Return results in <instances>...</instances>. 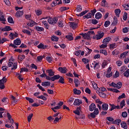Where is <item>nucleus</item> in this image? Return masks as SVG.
<instances>
[{
  "label": "nucleus",
  "mask_w": 129,
  "mask_h": 129,
  "mask_svg": "<svg viewBox=\"0 0 129 129\" xmlns=\"http://www.w3.org/2000/svg\"><path fill=\"white\" fill-rule=\"evenodd\" d=\"M37 60L38 61V62H41L42 60H43V56H38L37 57Z\"/></svg>",
  "instance_id": "338daca9"
},
{
  "label": "nucleus",
  "mask_w": 129,
  "mask_h": 129,
  "mask_svg": "<svg viewBox=\"0 0 129 129\" xmlns=\"http://www.w3.org/2000/svg\"><path fill=\"white\" fill-rule=\"evenodd\" d=\"M64 81H65V79H64V77L60 76L58 82V83H61V84H64L65 83V82H64Z\"/></svg>",
  "instance_id": "a878e982"
},
{
  "label": "nucleus",
  "mask_w": 129,
  "mask_h": 129,
  "mask_svg": "<svg viewBox=\"0 0 129 129\" xmlns=\"http://www.w3.org/2000/svg\"><path fill=\"white\" fill-rule=\"evenodd\" d=\"M57 26L59 28H63L64 27V25L63 24V21L59 20L57 22Z\"/></svg>",
  "instance_id": "b1692460"
},
{
  "label": "nucleus",
  "mask_w": 129,
  "mask_h": 129,
  "mask_svg": "<svg viewBox=\"0 0 129 129\" xmlns=\"http://www.w3.org/2000/svg\"><path fill=\"white\" fill-rule=\"evenodd\" d=\"M102 45L100 46V49H104V48H106L107 47V43H103Z\"/></svg>",
  "instance_id": "a18cd8bd"
},
{
  "label": "nucleus",
  "mask_w": 129,
  "mask_h": 129,
  "mask_svg": "<svg viewBox=\"0 0 129 129\" xmlns=\"http://www.w3.org/2000/svg\"><path fill=\"white\" fill-rule=\"evenodd\" d=\"M122 98H125V94L122 93L120 96L118 97V100L122 99Z\"/></svg>",
  "instance_id": "3c124183"
},
{
  "label": "nucleus",
  "mask_w": 129,
  "mask_h": 129,
  "mask_svg": "<svg viewBox=\"0 0 129 129\" xmlns=\"http://www.w3.org/2000/svg\"><path fill=\"white\" fill-rule=\"evenodd\" d=\"M27 25L29 27H34V26H35V25H38V23H36V22H35L34 21H31V22L27 23Z\"/></svg>",
  "instance_id": "f8f14e48"
},
{
  "label": "nucleus",
  "mask_w": 129,
  "mask_h": 129,
  "mask_svg": "<svg viewBox=\"0 0 129 129\" xmlns=\"http://www.w3.org/2000/svg\"><path fill=\"white\" fill-rule=\"evenodd\" d=\"M25 98H26V100L29 101V103H33L34 102V99H33L31 98L26 97Z\"/></svg>",
  "instance_id": "c03bdc74"
},
{
  "label": "nucleus",
  "mask_w": 129,
  "mask_h": 129,
  "mask_svg": "<svg viewBox=\"0 0 129 129\" xmlns=\"http://www.w3.org/2000/svg\"><path fill=\"white\" fill-rule=\"evenodd\" d=\"M25 58H26V56H25V55H21L18 56V59L20 61H23V60H24Z\"/></svg>",
  "instance_id": "58836bf2"
},
{
  "label": "nucleus",
  "mask_w": 129,
  "mask_h": 129,
  "mask_svg": "<svg viewBox=\"0 0 129 129\" xmlns=\"http://www.w3.org/2000/svg\"><path fill=\"white\" fill-rule=\"evenodd\" d=\"M58 70L59 72H60V73H62V74L67 73V71H68V70H67L66 67H59L58 68Z\"/></svg>",
  "instance_id": "7ed1b4c3"
},
{
  "label": "nucleus",
  "mask_w": 129,
  "mask_h": 129,
  "mask_svg": "<svg viewBox=\"0 0 129 129\" xmlns=\"http://www.w3.org/2000/svg\"><path fill=\"white\" fill-rule=\"evenodd\" d=\"M51 39V41H53V42H58L59 40V38L55 36H52Z\"/></svg>",
  "instance_id": "2f4dec72"
},
{
  "label": "nucleus",
  "mask_w": 129,
  "mask_h": 129,
  "mask_svg": "<svg viewBox=\"0 0 129 129\" xmlns=\"http://www.w3.org/2000/svg\"><path fill=\"white\" fill-rule=\"evenodd\" d=\"M101 6L102 7H104V8H107V7H108V4L106 1L103 0L101 2Z\"/></svg>",
  "instance_id": "9b49d317"
},
{
  "label": "nucleus",
  "mask_w": 129,
  "mask_h": 129,
  "mask_svg": "<svg viewBox=\"0 0 129 129\" xmlns=\"http://www.w3.org/2000/svg\"><path fill=\"white\" fill-rule=\"evenodd\" d=\"M82 100H79V99H76L74 102V105L79 106L80 104H82Z\"/></svg>",
  "instance_id": "423d86ee"
},
{
  "label": "nucleus",
  "mask_w": 129,
  "mask_h": 129,
  "mask_svg": "<svg viewBox=\"0 0 129 129\" xmlns=\"http://www.w3.org/2000/svg\"><path fill=\"white\" fill-rule=\"evenodd\" d=\"M60 77H61V76H60V75H54L51 77V81H54L55 80H58V79H59Z\"/></svg>",
  "instance_id": "f3484780"
},
{
  "label": "nucleus",
  "mask_w": 129,
  "mask_h": 129,
  "mask_svg": "<svg viewBox=\"0 0 129 129\" xmlns=\"http://www.w3.org/2000/svg\"><path fill=\"white\" fill-rule=\"evenodd\" d=\"M4 13L2 12H0V22H3L2 23L4 25H6V22L7 21V19L5 18V15H3Z\"/></svg>",
  "instance_id": "20e7f679"
},
{
  "label": "nucleus",
  "mask_w": 129,
  "mask_h": 129,
  "mask_svg": "<svg viewBox=\"0 0 129 129\" xmlns=\"http://www.w3.org/2000/svg\"><path fill=\"white\" fill-rule=\"evenodd\" d=\"M46 61H48L49 63H51V62H52V57H51V56H47L46 57Z\"/></svg>",
  "instance_id": "680f3d73"
},
{
  "label": "nucleus",
  "mask_w": 129,
  "mask_h": 129,
  "mask_svg": "<svg viewBox=\"0 0 129 129\" xmlns=\"http://www.w3.org/2000/svg\"><path fill=\"white\" fill-rule=\"evenodd\" d=\"M122 7H123L124 10L125 11H128L129 10V5L128 4H125L122 5Z\"/></svg>",
  "instance_id": "37998d69"
},
{
  "label": "nucleus",
  "mask_w": 129,
  "mask_h": 129,
  "mask_svg": "<svg viewBox=\"0 0 129 129\" xmlns=\"http://www.w3.org/2000/svg\"><path fill=\"white\" fill-rule=\"evenodd\" d=\"M102 109L104 110V111H106L107 109H108V104L107 103H104L102 105Z\"/></svg>",
  "instance_id": "ddd939ff"
},
{
  "label": "nucleus",
  "mask_w": 129,
  "mask_h": 129,
  "mask_svg": "<svg viewBox=\"0 0 129 129\" xmlns=\"http://www.w3.org/2000/svg\"><path fill=\"white\" fill-rule=\"evenodd\" d=\"M127 54H128V51H125L120 54L121 58H124V57H126L127 56Z\"/></svg>",
  "instance_id": "72a5a7b5"
},
{
  "label": "nucleus",
  "mask_w": 129,
  "mask_h": 129,
  "mask_svg": "<svg viewBox=\"0 0 129 129\" xmlns=\"http://www.w3.org/2000/svg\"><path fill=\"white\" fill-rule=\"evenodd\" d=\"M122 86V83L121 82H118L117 84H116V88L117 89H120L121 87Z\"/></svg>",
  "instance_id": "c85d7f7f"
},
{
  "label": "nucleus",
  "mask_w": 129,
  "mask_h": 129,
  "mask_svg": "<svg viewBox=\"0 0 129 129\" xmlns=\"http://www.w3.org/2000/svg\"><path fill=\"white\" fill-rule=\"evenodd\" d=\"M12 28H11V26H6L4 28V32H9V31H12Z\"/></svg>",
  "instance_id": "4c0bfd02"
},
{
  "label": "nucleus",
  "mask_w": 129,
  "mask_h": 129,
  "mask_svg": "<svg viewBox=\"0 0 129 129\" xmlns=\"http://www.w3.org/2000/svg\"><path fill=\"white\" fill-rule=\"evenodd\" d=\"M109 25H110V21L107 20L105 22L104 26L105 27V28H107V27H108Z\"/></svg>",
  "instance_id": "a19ab883"
},
{
  "label": "nucleus",
  "mask_w": 129,
  "mask_h": 129,
  "mask_svg": "<svg viewBox=\"0 0 129 129\" xmlns=\"http://www.w3.org/2000/svg\"><path fill=\"white\" fill-rule=\"evenodd\" d=\"M23 15H24L23 11H18L16 13L15 17H16V18H21Z\"/></svg>",
  "instance_id": "6e6552de"
},
{
  "label": "nucleus",
  "mask_w": 129,
  "mask_h": 129,
  "mask_svg": "<svg viewBox=\"0 0 129 129\" xmlns=\"http://www.w3.org/2000/svg\"><path fill=\"white\" fill-rule=\"evenodd\" d=\"M48 23L50 25H52V26H55L56 24H57V22H58V18L54 17L53 18H51V17H49V19L47 20Z\"/></svg>",
  "instance_id": "f257e3e1"
},
{
  "label": "nucleus",
  "mask_w": 129,
  "mask_h": 129,
  "mask_svg": "<svg viewBox=\"0 0 129 129\" xmlns=\"http://www.w3.org/2000/svg\"><path fill=\"white\" fill-rule=\"evenodd\" d=\"M34 114L33 113L30 114L28 117H27V120L28 122H30L31 121V119H32V118L33 117V116Z\"/></svg>",
  "instance_id": "79ce46f5"
},
{
  "label": "nucleus",
  "mask_w": 129,
  "mask_h": 129,
  "mask_svg": "<svg viewBox=\"0 0 129 129\" xmlns=\"http://www.w3.org/2000/svg\"><path fill=\"white\" fill-rule=\"evenodd\" d=\"M118 21L117 20V18L116 17H114L113 18V21L111 23L112 26H116V25H117Z\"/></svg>",
  "instance_id": "dca6fc26"
},
{
  "label": "nucleus",
  "mask_w": 129,
  "mask_h": 129,
  "mask_svg": "<svg viewBox=\"0 0 129 129\" xmlns=\"http://www.w3.org/2000/svg\"><path fill=\"white\" fill-rule=\"evenodd\" d=\"M46 73L48 74L49 76H54L55 72H53L52 69L47 70L46 71Z\"/></svg>",
  "instance_id": "9d476101"
},
{
  "label": "nucleus",
  "mask_w": 129,
  "mask_h": 129,
  "mask_svg": "<svg viewBox=\"0 0 129 129\" xmlns=\"http://www.w3.org/2000/svg\"><path fill=\"white\" fill-rule=\"evenodd\" d=\"M22 41H21V39L17 38L16 40L14 41V44L16 45V46H19L21 45Z\"/></svg>",
  "instance_id": "1a4fd4ad"
},
{
  "label": "nucleus",
  "mask_w": 129,
  "mask_h": 129,
  "mask_svg": "<svg viewBox=\"0 0 129 129\" xmlns=\"http://www.w3.org/2000/svg\"><path fill=\"white\" fill-rule=\"evenodd\" d=\"M122 117H126L127 116V113L126 112H123L121 114Z\"/></svg>",
  "instance_id": "774afa93"
},
{
  "label": "nucleus",
  "mask_w": 129,
  "mask_h": 129,
  "mask_svg": "<svg viewBox=\"0 0 129 129\" xmlns=\"http://www.w3.org/2000/svg\"><path fill=\"white\" fill-rule=\"evenodd\" d=\"M121 126L123 128L126 129L127 128V125H126V123L124 122H121Z\"/></svg>",
  "instance_id": "c9c22d12"
},
{
  "label": "nucleus",
  "mask_w": 129,
  "mask_h": 129,
  "mask_svg": "<svg viewBox=\"0 0 129 129\" xmlns=\"http://www.w3.org/2000/svg\"><path fill=\"white\" fill-rule=\"evenodd\" d=\"M74 83L75 84L76 87H78V86H79L80 83H79V81L78 80V79H75Z\"/></svg>",
  "instance_id": "09e8293b"
},
{
  "label": "nucleus",
  "mask_w": 129,
  "mask_h": 129,
  "mask_svg": "<svg viewBox=\"0 0 129 129\" xmlns=\"http://www.w3.org/2000/svg\"><path fill=\"white\" fill-rule=\"evenodd\" d=\"M125 101L124 100H123L121 101L120 104V108H123V107L125 105Z\"/></svg>",
  "instance_id": "49530a36"
},
{
  "label": "nucleus",
  "mask_w": 129,
  "mask_h": 129,
  "mask_svg": "<svg viewBox=\"0 0 129 129\" xmlns=\"http://www.w3.org/2000/svg\"><path fill=\"white\" fill-rule=\"evenodd\" d=\"M8 81L6 77H4L2 79L0 80V84H5Z\"/></svg>",
  "instance_id": "393cba45"
},
{
  "label": "nucleus",
  "mask_w": 129,
  "mask_h": 129,
  "mask_svg": "<svg viewBox=\"0 0 129 129\" xmlns=\"http://www.w3.org/2000/svg\"><path fill=\"white\" fill-rule=\"evenodd\" d=\"M124 76H125V77H128L129 76V69H127L126 72H125L123 73Z\"/></svg>",
  "instance_id": "6e6d98bb"
},
{
  "label": "nucleus",
  "mask_w": 129,
  "mask_h": 129,
  "mask_svg": "<svg viewBox=\"0 0 129 129\" xmlns=\"http://www.w3.org/2000/svg\"><path fill=\"white\" fill-rule=\"evenodd\" d=\"M35 13L37 16H41V15H42V11L37 10L35 11Z\"/></svg>",
  "instance_id": "603ef678"
},
{
  "label": "nucleus",
  "mask_w": 129,
  "mask_h": 129,
  "mask_svg": "<svg viewBox=\"0 0 129 129\" xmlns=\"http://www.w3.org/2000/svg\"><path fill=\"white\" fill-rule=\"evenodd\" d=\"M34 29L35 30H36L37 32H44V31H45L44 28L39 26H36Z\"/></svg>",
  "instance_id": "4468645a"
},
{
  "label": "nucleus",
  "mask_w": 129,
  "mask_h": 129,
  "mask_svg": "<svg viewBox=\"0 0 129 129\" xmlns=\"http://www.w3.org/2000/svg\"><path fill=\"white\" fill-rule=\"evenodd\" d=\"M94 68H97V69H98L100 67V64L99 63V61H94Z\"/></svg>",
  "instance_id": "aec40b11"
},
{
  "label": "nucleus",
  "mask_w": 129,
  "mask_h": 129,
  "mask_svg": "<svg viewBox=\"0 0 129 129\" xmlns=\"http://www.w3.org/2000/svg\"><path fill=\"white\" fill-rule=\"evenodd\" d=\"M121 11H120V9H116L115 10V13L116 16V17H119V15H120Z\"/></svg>",
  "instance_id": "7c9ffc66"
},
{
  "label": "nucleus",
  "mask_w": 129,
  "mask_h": 129,
  "mask_svg": "<svg viewBox=\"0 0 129 129\" xmlns=\"http://www.w3.org/2000/svg\"><path fill=\"white\" fill-rule=\"evenodd\" d=\"M66 38L68 40V41H73L74 39V38L72 35H66Z\"/></svg>",
  "instance_id": "c756f323"
},
{
  "label": "nucleus",
  "mask_w": 129,
  "mask_h": 129,
  "mask_svg": "<svg viewBox=\"0 0 129 129\" xmlns=\"http://www.w3.org/2000/svg\"><path fill=\"white\" fill-rule=\"evenodd\" d=\"M7 41V38H3L2 39L1 37H0V44H4V43Z\"/></svg>",
  "instance_id": "13d9d810"
},
{
  "label": "nucleus",
  "mask_w": 129,
  "mask_h": 129,
  "mask_svg": "<svg viewBox=\"0 0 129 129\" xmlns=\"http://www.w3.org/2000/svg\"><path fill=\"white\" fill-rule=\"evenodd\" d=\"M100 53L101 54H104L105 56H107V51L105 49L100 50Z\"/></svg>",
  "instance_id": "f704fd0d"
},
{
  "label": "nucleus",
  "mask_w": 129,
  "mask_h": 129,
  "mask_svg": "<svg viewBox=\"0 0 129 129\" xmlns=\"http://www.w3.org/2000/svg\"><path fill=\"white\" fill-rule=\"evenodd\" d=\"M106 119L108 120V121H111L112 122L114 120V119L111 117H107Z\"/></svg>",
  "instance_id": "69168bd1"
},
{
  "label": "nucleus",
  "mask_w": 129,
  "mask_h": 129,
  "mask_svg": "<svg viewBox=\"0 0 129 129\" xmlns=\"http://www.w3.org/2000/svg\"><path fill=\"white\" fill-rule=\"evenodd\" d=\"M114 48H116V43H114L110 44V49H114Z\"/></svg>",
  "instance_id": "5fc2aeb1"
},
{
  "label": "nucleus",
  "mask_w": 129,
  "mask_h": 129,
  "mask_svg": "<svg viewBox=\"0 0 129 129\" xmlns=\"http://www.w3.org/2000/svg\"><path fill=\"white\" fill-rule=\"evenodd\" d=\"M127 68L126 66L121 67L120 68L121 72H124L125 70H126Z\"/></svg>",
  "instance_id": "bf43d9fd"
},
{
  "label": "nucleus",
  "mask_w": 129,
  "mask_h": 129,
  "mask_svg": "<svg viewBox=\"0 0 129 129\" xmlns=\"http://www.w3.org/2000/svg\"><path fill=\"white\" fill-rule=\"evenodd\" d=\"M42 24H43V25H44V27L45 28V29H49V24H48V22H47V21H42Z\"/></svg>",
  "instance_id": "cd10ccee"
},
{
  "label": "nucleus",
  "mask_w": 129,
  "mask_h": 129,
  "mask_svg": "<svg viewBox=\"0 0 129 129\" xmlns=\"http://www.w3.org/2000/svg\"><path fill=\"white\" fill-rule=\"evenodd\" d=\"M110 40H111V38L109 37H106L103 40V43H106L107 44Z\"/></svg>",
  "instance_id": "4be33fe9"
},
{
  "label": "nucleus",
  "mask_w": 129,
  "mask_h": 129,
  "mask_svg": "<svg viewBox=\"0 0 129 129\" xmlns=\"http://www.w3.org/2000/svg\"><path fill=\"white\" fill-rule=\"evenodd\" d=\"M51 83L50 82H43L41 84L42 86L44 87H47V86H50Z\"/></svg>",
  "instance_id": "6ab92c4d"
},
{
  "label": "nucleus",
  "mask_w": 129,
  "mask_h": 129,
  "mask_svg": "<svg viewBox=\"0 0 129 129\" xmlns=\"http://www.w3.org/2000/svg\"><path fill=\"white\" fill-rule=\"evenodd\" d=\"M109 105L111 106V108L110 109V111H112V110H114V109H115V108L116 107V106H115L114 104H109Z\"/></svg>",
  "instance_id": "ea45409f"
},
{
  "label": "nucleus",
  "mask_w": 129,
  "mask_h": 129,
  "mask_svg": "<svg viewBox=\"0 0 129 129\" xmlns=\"http://www.w3.org/2000/svg\"><path fill=\"white\" fill-rule=\"evenodd\" d=\"M99 96L100 97H102V98H105V97H106V94L101 92L100 93Z\"/></svg>",
  "instance_id": "4d7b16f0"
},
{
  "label": "nucleus",
  "mask_w": 129,
  "mask_h": 129,
  "mask_svg": "<svg viewBox=\"0 0 129 129\" xmlns=\"http://www.w3.org/2000/svg\"><path fill=\"white\" fill-rule=\"evenodd\" d=\"M103 36H104V33H99L98 32V34H96L95 36L93 37V39L94 40H100L102 38H103Z\"/></svg>",
  "instance_id": "f03ea898"
},
{
  "label": "nucleus",
  "mask_w": 129,
  "mask_h": 129,
  "mask_svg": "<svg viewBox=\"0 0 129 129\" xmlns=\"http://www.w3.org/2000/svg\"><path fill=\"white\" fill-rule=\"evenodd\" d=\"M119 77V72L116 71L115 74L113 75V77L114 78H117V77Z\"/></svg>",
  "instance_id": "8fccbe9b"
},
{
  "label": "nucleus",
  "mask_w": 129,
  "mask_h": 129,
  "mask_svg": "<svg viewBox=\"0 0 129 129\" xmlns=\"http://www.w3.org/2000/svg\"><path fill=\"white\" fill-rule=\"evenodd\" d=\"M43 47H44V44H43V43H40L37 46V48H38V49H43Z\"/></svg>",
  "instance_id": "0e129e2a"
},
{
  "label": "nucleus",
  "mask_w": 129,
  "mask_h": 129,
  "mask_svg": "<svg viewBox=\"0 0 129 129\" xmlns=\"http://www.w3.org/2000/svg\"><path fill=\"white\" fill-rule=\"evenodd\" d=\"M76 26H77V23L76 22H72L70 24V27H71L73 30H75V29L77 28Z\"/></svg>",
  "instance_id": "5701e85b"
},
{
  "label": "nucleus",
  "mask_w": 129,
  "mask_h": 129,
  "mask_svg": "<svg viewBox=\"0 0 129 129\" xmlns=\"http://www.w3.org/2000/svg\"><path fill=\"white\" fill-rule=\"evenodd\" d=\"M109 91H111L112 92H115V93H118L120 92L119 90H117V89H113V88H107Z\"/></svg>",
  "instance_id": "412c9836"
},
{
  "label": "nucleus",
  "mask_w": 129,
  "mask_h": 129,
  "mask_svg": "<svg viewBox=\"0 0 129 129\" xmlns=\"http://www.w3.org/2000/svg\"><path fill=\"white\" fill-rule=\"evenodd\" d=\"M84 51L86 52L85 55L88 56V55L91 54V52H92V49L85 46V47L84 48Z\"/></svg>",
  "instance_id": "39448f33"
},
{
  "label": "nucleus",
  "mask_w": 129,
  "mask_h": 129,
  "mask_svg": "<svg viewBox=\"0 0 129 129\" xmlns=\"http://www.w3.org/2000/svg\"><path fill=\"white\" fill-rule=\"evenodd\" d=\"M82 61L84 63V64H87V63H89V60H88V59H87L86 58H83L82 59Z\"/></svg>",
  "instance_id": "de8ad7c7"
},
{
  "label": "nucleus",
  "mask_w": 129,
  "mask_h": 129,
  "mask_svg": "<svg viewBox=\"0 0 129 129\" xmlns=\"http://www.w3.org/2000/svg\"><path fill=\"white\" fill-rule=\"evenodd\" d=\"M23 72H29V69L22 68L21 69L20 73H23Z\"/></svg>",
  "instance_id": "e433bc0d"
},
{
  "label": "nucleus",
  "mask_w": 129,
  "mask_h": 129,
  "mask_svg": "<svg viewBox=\"0 0 129 129\" xmlns=\"http://www.w3.org/2000/svg\"><path fill=\"white\" fill-rule=\"evenodd\" d=\"M82 11V7L80 5H78L77 7V12H80Z\"/></svg>",
  "instance_id": "864d4df0"
},
{
  "label": "nucleus",
  "mask_w": 129,
  "mask_h": 129,
  "mask_svg": "<svg viewBox=\"0 0 129 129\" xmlns=\"http://www.w3.org/2000/svg\"><path fill=\"white\" fill-rule=\"evenodd\" d=\"M95 109H96V105L93 103H92L91 105L89 106V110L90 111H93V110H95Z\"/></svg>",
  "instance_id": "0eeeda50"
},
{
  "label": "nucleus",
  "mask_w": 129,
  "mask_h": 129,
  "mask_svg": "<svg viewBox=\"0 0 129 129\" xmlns=\"http://www.w3.org/2000/svg\"><path fill=\"white\" fill-rule=\"evenodd\" d=\"M102 18V14L100 12H97L95 14V19L96 20H99L100 19H101Z\"/></svg>",
  "instance_id": "2eb2a0df"
},
{
  "label": "nucleus",
  "mask_w": 129,
  "mask_h": 129,
  "mask_svg": "<svg viewBox=\"0 0 129 129\" xmlns=\"http://www.w3.org/2000/svg\"><path fill=\"white\" fill-rule=\"evenodd\" d=\"M91 18H92V14H91V13H88L86 15L83 16V19H91Z\"/></svg>",
  "instance_id": "a211bd4d"
},
{
  "label": "nucleus",
  "mask_w": 129,
  "mask_h": 129,
  "mask_svg": "<svg viewBox=\"0 0 129 129\" xmlns=\"http://www.w3.org/2000/svg\"><path fill=\"white\" fill-rule=\"evenodd\" d=\"M8 22L10 24H15V22L14 21V19L12 18V17H9L8 18Z\"/></svg>",
  "instance_id": "473e14b6"
},
{
  "label": "nucleus",
  "mask_w": 129,
  "mask_h": 129,
  "mask_svg": "<svg viewBox=\"0 0 129 129\" xmlns=\"http://www.w3.org/2000/svg\"><path fill=\"white\" fill-rule=\"evenodd\" d=\"M92 24H93V25H96L98 24V21L96 19H93L92 20Z\"/></svg>",
  "instance_id": "052dcab7"
},
{
  "label": "nucleus",
  "mask_w": 129,
  "mask_h": 129,
  "mask_svg": "<svg viewBox=\"0 0 129 129\" xmlns=\"http://www.w3.org/2000/svg\"><path fill=\"white\" fill-rule=\"evenodd\" d=\"M4 2L5 3L6 6H8L10 7L11 6V2L9 0H4Z\"/></svg>",
  "instance_id": "e2e57ef3"
},
{
  "label": "nucleus",
  "mask_w": 129,
  "mask_h": 129,
  "mask_svg": "<svg viewBox=\"0 0 129 129\" xmlns=\"http://www.w3.org/2000/svg\"><path fill=\"white\" fill-rule=\"evenodd\" d=\"M74 94H77V95H79V94H81V91L79 90H77V89L75 88L73 90Z\"/></svg>",
  "instance_id": "bb28decb"
}]
</instances>
